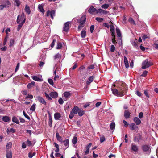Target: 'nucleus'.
<instances>
[{"label": "nucleus", "mask_w": 158, "mask_h": 158, "mask_svg": "<svg viewBox=\"0 0 158 158\" xmlns=\"http://www.w3.org/2000/svg\"><path fill=\"white\" fill-rule=\"evenodd\" d=\"M15 2L17 6H18L20 5V2L19 0H15Z\"/></svg>", "instance_id": "62"}, {"label": "nucleus", "mask_w": 158, "mask_h": 158, "mask_svg": "<svg viewBox=\"0 0 158 158\" xmlns=\"http://www.w3.org/2000/svg\"><path fill=\"white\" fill-rule=\"evenodd\" d=\"M70 24V22H67L64 25L63 31L65 32H67L69 29V25Z\"/></svg>", "instance_id": "6"}, {"label": "nucleus", "mask_w": 158, "mask_h": 158, "mask_svg": "<svg viewBox=\"0 0 158 158\" xmlns=\"http://www.w3.org/2000/svg\"><path fill=\"white\" fill-rule=\"evenodd\" d=\"M80 24L78 26V31H80L81 29V28L84 27V23H79Z\"/></svg>", "instance_id": "46"}, {"label": "nucleus", "mask_w": 158, "mask_h": 158, "mask_svg": "<svg viewBox=\"0 0 158 158\" xmlns=\"http://www.w3.org/2000/svg\"><path fill=\"white\" fill-rule=\"evenodd\" d=\"M63 142L64 143V145L65 146H67L66 148H67L69 146V140L68 139H66L65 140L63 141Z\"/></svg>", "instance_id": "36"}, {"label": "nucleus", "mask_w": 158, "mask_h": 158, "mask_svg": "<svg viewBox=\"0 0 158 158\" xmlns=\"http://www.w3.org/2000/svg\"><path fill=\"white\" fill-rule=\"evenodd\" d=\"M92 145L91 143H89L88 145L86 147V150L84 152V155H87L88 154L89 152V148Z\"/></svg>", "instance_id": "11"}, {"label": "nucleus", "mask_w": 158, "mask_h": 158, "mask_svg": "<svg viewBox=\"0 0 158 158\" xmlns=\"http://www.w3.org/2000/svg\"><path fill=\"white\" fill-rule=\"evenodd\" d=\"M79 110V108L77 106H75L72 109L71 112L73 114H76Z\"/></svg>", "instance_id": "14"}, {"label": "nucleus", "mask_w": 158, "mask_h": 158, "mask_svg": "<svg viewBox=\"0 0 158 158\" xmlns=\"http://www.w3.org/2000/svg\"><path fill=\"white\" fill-rule=\"evenodd\" d=\"M61 57V55L59 53H58L55 55L54 56V59H60Z\"/></svg>", "instance_id": "43"}, {"label": "nucleus", "mask_w": 158, "mask_h": 158, "mask_svg": "<svg viewBox=\"0 0 158 158\" xmlns=\"http://www.w3.org/2000/svg\"><path fill=\"white\" fill-rule=\"evenodd\" d=\"M77 137L76 136H74L72 140V142L74 144H75L77 143Z\"/></svg>", "instance_id": "45"}, {"label": "nucleus", "mask_w": 158, "mask_h": 158, "mask_svg": "<svg viewBox=\"0 0 158 158\" xmlns=\"http://www.w3.org/2000/svg\"><path fill=\"white\" fill-rule=\"evenodd\" d=\"M15 41L13 39H11L10 40L9 46L11 47L13 46Z\"/></svg>", "instance_id": "41"}, {"label": "nucleus", "mask_w": 158, "mask_h": 158, "mask_svg": "<svg viewBox=\"0 0 158 158\" xmlns=\"http://www.w3.org/2000/svg\"><path fill=\"white\" fill-rule=\"evenodd\" d=\"M142 149L145 152H151V149L149 146L147 145H144L142 146Z\"/></svg>", "instance_id": "7"}, {"label": "nucleus", "mask_w": 158, "mask_h": 158, "mask_svg": "<svg viewBox=\"0 0 158 158\" xmlns=\"http://www.w3.org/2000/svg\"><path fill=\"white\" fill-rule=\"evenodd\" d=\"M38 9H39L40 11L43 13H44L45 12V10L43 9V7L41 5H38Z\"/></svg>", "instance_id": "33"}, {"label": "nucleus", "mask_w": 158, "mask_h": 158, "mask_svg": "<svg viewBox=\"0 0 158 158\" xmlns=\"http://www.w3.org/2000/svg\"><path fill=\"white\" fill-rule=\"evenodd\" d=\"M15 132V130L13 128H11L10 130L7 129V132L8 133V132H11L12 133H14Z\"/></svg>", "instance_id": "40"}, {"label": "nucleus", "mask_w": 158, "mask_h": 158, "mask_svg": "<svg viewBox=\"0 0 158 158\" xmlns=\"http://www.w3.org/2000/svg\"><path fill=\"white\" fill-rule=\"evenodd\" d=\"M86 35V29L85 28H83L81 32V36L82 38H85Z\"/></svg>", "instance_id": "12"}, {"label": "nucleus", "mask_w": 158, "mask_h": 158, "mask_svg": "<svg viewBox=\"0 0 158 158\" xmlns=\"http://www.w3.org/2000/svg\"><path fill=\"white\" fill-rule=\"evenodd\" d=\"M62 44L59 42L57 43V46L56 48L57 49H60L62 47Z\"/></svg>", "instance_id": "38"}, {"label": "nucleus", "mask_w": 158, "mask_h": 158, "mask_svg": "<svg viewBox=\"0 0 158 158\" xmlns=\"http://www.w3.org/2000/svg\"><path fill=\"white\" fill-rule=\"evenodd\" d=\"M104 10L101 9H98L97 10L95 8H94L93 6H91L89 9L88 10V11L91 14H93L94 13L96 12L97 13H104Z\"/></svg>", "instance_id": "2"}, {"label": "nucleus", "mask_w": 158, "mask_h": 158, "mask_svg": "<svg viewBox=\"0 0 158 158\" xmlns=\"http://www.w3.org/2000/svg\"><path fill=\"white\" fill-rule=\"evenodd\" d=\"M133 120L137 125H139L141 123V120L138 117H135L133 119Z\"/></svg>", "instance_id": "18"}, {"label": "nucleus", "mask_w": 158, "mask_h": 158, "mask_svg": "<svg viewBox=\"0 0 158 158\" xmlns=\"http://www.w3.org/2000/svg\"><path fill=\"white\" fill-rule=\"evenodd\" d=\"M155 48L156 49H158V40H156L154 43Z\"/></svg>", "instance_id": "56"}, {"label": "nucleus", "mask_w": 158, "mask_h": 158, "mask_svg": "<svg viewBox=\"0 0 158 158\" xmlns=\"http://www.w3.org/2000/svg\"><path fill=\"white\" fill-rule=\"evenodd\" d=\"M32 78L33 80L37 81H42V80L41 78H40L36 76H32Z\"/></svg>", "instance_id": "21"}, {"label": "nucleus", "mask_w": 158, "mask_h": 158, "mask_svg": "<svg viewBox=\"0 0 158 158\" xmlns=\"http://www.w3.org/2000/svg\"><path fill=\"white\" fill-rule=\"evenodd\" d=\"M129 21L130 23L131 24H133L135 25H136V23L134 20L132 18H130L129 19Z\"/></svg>", "instance_id": "37"}, {"label": "nucleus", "mask_w": 158, "mask_h": 158, "mask_svg": "<svg viewBox=\"0 0 158 158\" xmlns=\"http://www.w3.org/2000/svg\"><path fill=\"white\" fill-rule=\"evenodd\" d=\"M85 16H82L80 19H77V22L78 23H85L86 21Z\"/></svg>", "instance_id": "10"}, {"label": "nucleus", "mask_w": 158, "mask_h": 158, "mask_svg": "<svg viewBox=\"0 0 158 158\" xmlns=\"http://www.w3.org/2000/svg\"><path fill=\"white\" fill-rule=\"evenodd\" d=\"M131 113L127 110H126L124 111V117L126 119H127L130 117Z\"/></svg>", "instance_id": "19"}, {"label": "nucleus", "mask_w": 158, "mask_h": 158, "mask_svg": "<svg viewBox=\"0 0 158 158\" xmlns=\"http://www.w3.org/2000/svg\"><path fill=\"white\" fill-rule=\"evenodd\" d=\"M26 144L28 146H31L32 143L31 141L27 139L26 142Z\"/></svg>", "instance_id": "52"}, {"label": "nucleus", "mask_w": 158, "mask_h": 158, "mask_svg": "<svg viewBox=\"0 0 158 158\" xmlns=\"http://www.w3.org/2000/svg\"><path fill=\"white\" fill-rule=\"evenodd\" d=\"M49 95L50 97L52 98H57L58 96V94L56 92H51L50 94Z\"/></svg>", "instance_id": "13"}, {"label": "nucleus", "mask_w": 158, "mask_h": 158, "mask_svg": "<svg viewBox=\"0 0 158 158\" xmlns=\"http://www.w3.org/2000/svg\"><path fill=\"white\" fill-rule=\"evenodd\" d=\"M35 154V152L33 153H32L31 152H29L28 153V157L30 158H32L33 156H34Z\"/></svg>", "instance_id": "55"}, {"label": "nucleus", "mask_w": 158, "mask_h": 158, "mask_svg": "<svg viewBox=\"0 0 158 158\" xmlns=\"http://www.w3.org/2000/svg\"><path fill=\"white\" fill-rule=\"evenodd\" d=\"M61 117L60 114L58 112L55 113L54 114V118L56 120H58Z\"/></svg>", "instance_id": "20"}, {"label": "nucleus", "mask_w": 158, "mask_h": 158, "mask_svg": "<svg viewBox=\"0 0 158 158\" xmlns=\"http://www.w3.org/2000/svg\"><path fill=\"white\" fill-rule=\"evenodd\" d=\"M2 120L5 122H8L10 121V119L9 117L7 116H4L2 118Z\"/></svg>", "instance_id": "32"}, {"label": "nucleus", "mask_w": 158, "mask_h": 158, "mask_svg": "<svg viewBox=\"0 0 158 158\" xmlns=\"http://www.w3.org/2000/svg\"><path fill=\"white\" fill-rule=\"evenodd\" d=\"M153 64L152 62L149 61L148 59H146L142 62V68L143 69H145Z\"/></svg>", "instance_id": "3"}, {"label": "nucleus", "mask_w": 158, "mask_h": 158, "mask_svg": "<svg viewBox=\"0 0 158 158\" xmlns=\"http://www.w3.org/2000/svg\"><path fill=\"white\" fill-rule=\"evenodd\" d=\"M24 23H25V20L22 21L21 23H19V24L18 25V27L17 28V30L18 31H19L20 30V29L22 27L23 25V24Z\"/></svg>", "instance_id": "26"}, {"label": "nucleus", "mask_w": 158, "mask_h": 158, "mask_svg": "<svg viewBox=\"0 0 158 158\" xmlns=\"http://www.w3.org/2000/svg\"><path fill=\"white\" fill-rule=\"evenodd\" d=\"M129 127L132 130H136L138 128V126L136 125L134 123L131 124L129 125Z\"/></svg>", "instance_id": "15"}, {"label": "nucleus", "mask_w": 158, "mask_h": 158, "mask_svg": "<svg viewBox=\"0 0 158 158\" xmlns=\"http://www.w3.org/2000/svg\"><path fill=\"white\" fill-rule=\"evenodd\" d=\"M19 66H20V63H19V62L17 63L16 66V68H15V72H16L18 71V69L19 68Z\"/></svg>", "instance_id": "59"}, {"label": "nucleus", "mask_w": 158, "mask_h": 158, "mask_svg": "<svg viewBox=\"0 0 158 158\" xmlns=\"http://www.w3.org/2000/svg\"><path fill=\"white\" fill-rule=\"evenodd\" d=\"M110 31H114V26L113 25H110Z\"/></svg>", "instance_id": "58"}, {"label": "nucleus", "mask_w": 158, "mask_h": 158, "mask_svg": "<svg viewBox=\"0 0 158 158\" xmlns=\"http://www.w3.org/2000/svg\"><path fill=\"white\" fill-rule=\"evenodd\" d=\"M116 31L118 36L120 37V38L118 39V40L119 41H121V43H122V35L118 27H116Z\"/></svg>", "instance_id": "9"}, {"label": "nucleus", "mask_w": 158, "mask_h": 158, "mask_svg": "<svg viewBox=\"0 0 158 158\" xmlns=\"http://www.w3.org/2000/svg\"><path fill=\"white\" fill-rule=\"evenodd\" d=\"M23 114L24 115V116L25 117L27 118V119L28 120H30V117L25 112L23 111Z\"/></svg>", "instance_id": "53"}, {"label": "nucleus", "mask_w": 158, "mask_h": 158, "mask_svg": "<svg viewBox=\"0 0 158 158\" xmlns=\"http://www.w3.org/2000/svg\"><path fill=\"white\" fill-rule=\"evenodd\" d=\"M48 114H49V120L48 121V125L49 126L51 127L52 126V117L51 115L50 114L49 112L48 111Z\"/></svg>", "instance_id": "17"}, {"label": "nucleus", "mask_w": 158, "mask_h": 158, "mask_svg": "<svg viewBox=\"0 0 158 158\" xmlns=\"http://www.w3.org/2000/svg\"><path fill=\"white\" fill-rule=\"evenodd\" d=\"M26 16L24 15V14L23 13L20 16L19 15L17 17V18L16 20V22L17 23H19L20 21H23L25 20V22L26 21Z\"/></svg>", "instance_id": "4"}, {"label": "nucleus", "mask_w": 158, "mask_h": 158, "mask_svg": "<svg viewBox=\"0 0 158 158\" xmlns=\"http://www.w3.org/2000/svg\"><path fill=\"white\" fill-rule=\"evenodd\" d=\"M6 158H12V152L10 150H6Z\"/></svg>", "instance_id": "23"}, {"label": "nucleus", "mask_w": 158, "mask_h": 158, "mask_svg": "<svg viewBox=\"0 0 158 158\" xmlns=\"http://www.w3.org/2000/svg\"><path fill=\"white\" fill-rule=\"evenodd\" d=\"M94 28V25H92L90 27V31L91 33H92Z\"/></svg>", "instance_id": "61"}, {"label": "nucleus", "mask_w": 158, "mask_h": 158, "mask_svg": "<svg viewBox=\"0 0 158 158\" xmlns=\"http://www.w3.org/2000/svg\"><path fill=\"white\" fill-rule=\"evenodd\" d=\"M124 61L125 67L126 68H128L129 67V63L127 59L125 56L124 57Z\"/></svg>", "instance_id": "22"}, {"label": "nucleus", "mask_w": 158, "mask_h": 158, "mask_svg": "<svg viewBox=\"0 0 158 158\" xmlns=\"http://www.w3.org/2000/svg\"><path fill=\"white\" fill-rule=\"evenodd\" d=\"M12 143L11 142H9L6 145V150H8L9 148H11L12 147Z\"/></svg>", "instance_id": "34"}, {"label": "nucleus", "mask_w": 158, "mask_h": 158, "mask_svg": "<svg viewBox=\"0 0 158 158\" xmlns=\"http://www.w3.org/2000/svg\"><path fill=\"white\" fill-rule=\"evenodd\" d=\"M115 47L113 45H112L110 48V52H114L115 51Z\"/></svg>", "instance_id": "51"}, {"label": "nucleus", "mask_w": 158, "mask_h": 158, "mask_svg": "<svg viewBox=\"0 0 158 158\" xmlns=\"http://www.w3.org/2000/svg\"><path fill=\"white\" fill-rule=\"evenodd\" d=\"M35 83L34 81H32L31 82V83H29L27 85V88L30 89L35 86Z\"/></svg>", "instance_id": "25"}, {"label": "nucleus", "mask_w": 158, "mask_h": 158, "mask_svg": "<svg viewBox=\"0 0 158 158\" xmlns=\"http://www.w3.org/2000/svg\"><path fill=\"white\" fill-rule=\"evenodd\" d=\"M95 20L99 22H102L103 21V19L100 17H96L95 18Z\"/></svg>", "instance_id": "44"}, {"label": "nucleus", "mask_w": 158, "mask_h": 158, "mask_svg": "<svg viewBox=\"0 0 158 158\" xmlns=\"http://www.w3.org/2000/svg\"><path fill=\"white\" fill-rule=\"evenodd\" d=\"M109 6V5L108 4H106L103 5L101 7L102 8L107 9Z\"/></svg>", "instance_id": "50"}, {"label": "nucleus", "mask_w": 158, "mask_h": 158, "mask_svg": "<svg viewBox=\"0 0 158 158\" xmlns=\"http://www.w3.org/2000/svg\"><path fill=\"white\" fill-rule=\"evenodd\" d=\"M55 15V11L54 10L51 11V17L52 19H53V16Z\"/></svg>", "instance_id": "39"}, {"label": "nucleus", "mask_w": 158, "mask_h": 158, "mask_svg": "<svg viewBox=\"0 0 158 158\" xmlns=\"http://www.w3.org/2000/svg\"><path fill=\"white\" fill-rule=\"evenodd\" d=\"M117 87L118 89L111 88L113 93L114 95L119 97L124 96L125 94V91L127 90V88L125 83L122 81L119 82Z\"/></svg>", "instance_id": "1"}, {"label": "nucleus", "mask_w": 158, "mask_h": 158, "mask_svg": "<svg viewBox=\"0 0 158 158\" xmlns=\"http://www.w3.org/2000/svg\"><path fill=\"white\" fill-rule=\"evenodd\" d=\"M100 143H102L105 140V138L104 135L102 136L100 138Z\"/></svg>", "instance_id": "47"}, {"label": "nucleus", "mask_w": 158, "mask_h": 158, "mask_svg": "<svg viewBox=\"0 0 158 158\" xmlns=\"http://www.w3.org/2000/svg\"><path fill=\"white\" fill-rule=\"evenodd\" d=\"M78 113L79 116H81L84 114L85 112L83 110L80 109L79 108V110L78 111Z\"/></svg>", "instance_id": "30"}, {"label": "nucleus", "mask_w": 158, "mask_h": 158, "mask_svg": "<svg viewBox=\"0 0 158 158\" xmlns=\"http://www.w3.org/2000/svg\"><path fill=\"white\" fill-rule=\"evenodd\" d=\"M44 94L46 97L48 99V100H52V98L49 96V95L47 94L46 92L44 93Z\"/></svg>", "instance_id": "42"}, {"label": "nucleus", "mask_w": 158, "mask_h": 158, "mask_svg": "<svg viewBox=\"0 0 158 158\" xmlns=\"http://www.w3.org/2000/svg\"><path fill=\"white\" fill-rule=\"evenodd\" d=\"M37 98L38 101L41 103L45 105H46L47 103L45 100L41 97L40 96H38L37 97Z\"/></svg>", "instance_id": "8"}, {"label": "nucleus", "mask_w": 158, "mask_h": 158, "mask_svg": "<svg viewBox=\"0 0 158 158\" xmlns=\"http://www.w3.org/2000/svg\"><path fill=\"white\" fill-rule=\"evenodd\" d=\"M64 101L61 98H60L58 100V102L60 104H62L64 103Z\"/></svg>", "instance_id": "63"}, {"label": "nucleus", "mask_w": 158, "mask_h": 158, "mask_svg": "<svg viewBox=\"0 0 158 158\" xmlns=\"http://www.w3.org/2000/svg\"><path fill=\"white\" fill-rule=\"evenodd\" d=\"M4 6H6L5 8L8 7L11 5V3L8 1H6L3 4Z\"/></svg>", "instance_id": "28"}, {"label": "nucleus", "mask_w": 158, "mask_h": 158, "mask_svg": "<svg viewBox=\"0 0 158 158\" xmlns=\"http://www.w3.org/2000/svg\"><path fill=\"white\" fill-rule=\"evenodd\" d=\"M25 12L28 14H30L31 13L30 8L27 5H26L25 6Z\"/></svg>", "instance_id": "27"}, {"label": "nucleus", "mask_w": 158, "mask_h": 158, "mask_svg": "<svg viewBox=\"0 0 158 158\" xmlns=\"http://www.w3.org/2000/svg\"><path fill=\"white\" fill-rule=\"evenodd\" d=\"M56 138L60 142H63L62 138L61 136H60L58 132L56 133Z\"/></svg>", "instance_id": "24"}, {"label": "nucleus", "mask_w": 158, "mask_h": 158, "mask_svg": "<svg viewBox=\"0 0 158 158\" xmlns=\"http://www.w3.org/2000/svg\"><path fill=\"white\" fill-rule=\"evenodd\" d=\"M94 76H91L89 77L88 80L86 81L87 85H88L92 82L94 80Z\"/></svg>", "instance_id": "16"}, {"label": "nucleus", "mask_w": 158, "mask_h": 158, "mask_svg": "<svg viewBox=\"0 0 158 158\" xmlns=\"http://www.w3.org/2000/svg\"><path fill=\"white\" fill-rule=\"evenodd\" d=\"M12 121L13 122L17 124H19V122L18 119L15 116H14L12 118Z\"/></svg>", "instance_id": "31"}, {"label": "nucleus", "mask_w": 158, "mask_h": 158, "mask_svg": "<svg viewBox=\"0 0 158 158\" xmlns=\"http://www.w3.org/2000/svg\"><path fill=\"white\" fill-rule=\"evenodd\" d=\"M115 39V37H113L112 39V42L115 45L117 43Z\"/></svg>", "instance_id": "60"}, {"label": "nucleus", "mask_w": 158, "mask_h": 158, "mask_svg": "<svg viewBox=\"0 0 158 158\" xmlns=\"http://www.w3.org/2000/svg\"><path fill=\"white\" fill-rule=\"evenodd\" d=\"M131 150L132 152H137L139 150L138 147L135 143H132L131 146Z\"/></svg>", "instance_id": "5"}, {"label": "nucleus", "mask_w": 158, "mask_h": 158, "mask_svg": "<svg viewBox=\"0 0 158 158\" xmlns=\"http://www.w3.org/2000/svg\"><path fill=\"white\" fill-rule=\"evenodd\" d=\"M8 37V36H6L5 37V38L4 39V42H3V45H5L6 44V42L7 41V40Z\"/></svg>", "instance_id": "64"}, {"label": "nucleus", "mask_w": 158, "mask_h": 158, "mask_svg": "<svg viewBox=\"0 0 158 158\" xmlns=\"http://www.w3.org/2000/svg\"><path fill=\"white\" fill-rule=\"evenodd\" d=\"M115 126V124L114 122H112L110 125V129L111 130H114Z\"/></svg>", "instance_id": "29"}, {"label": "nucleus", "mask_w": 158, "mask_h": 158, "mask_svg": "<svg viewBox=\"0 0 158 158\" xmlns=\"http://www.w3.org/2000/svg\"><path fill=\"white\" fill-rule=\"evenodd\" d=\"M148 73V72L146 70L144 71L143 74L141 75L140 76L145 77L147 76Z\"/></svg>", "instance_id": "48"}, {"label": "nucleus", "mask_w": 158, "mask_h": 158, "mask_svg": "<svg viewBox=\"0 0 158 158\" xmlns=\"http://www.w3.org/2000/svg\"><path fill=\"white\" fill-rule=\"evenodd\" d=\"M48 82L51 85H53V82L52 79H49L48 80Z\"/></svg>", "instance_id": "57"}, {"label": "nucleus", "mask_w": 158, "mask_h": 158, "mask_svg": "<svg viewBox=\"0 0 158 158\" xmlns=\"http://www.w3.org/2000/svg\"><path fill=\"white\" fill-rule=\"evenodd\" d=\"M35 104H33L30 108V110L31 111H34L35 110Z\"/></svg>", "instance_id": "54"}, {"label": "nucleus", "mask_w": 158, "mask_h": 158, "mask_svg": "<svg viewBox=\"0 0 158 158\" xmlns=\"http://www.w3.org/2000/svg\"><path fill=\"white\" fill-rule=\"evenodd\" d=\"M56 42V40L55 39H53L52 42V43H51V44L50 45V46L52 48H53L55 45V43Z\"/></svg>", "instance_id": "49"}, {"label": "nucleus", "mask_w": 158, "mask_h": 158, "mask_svg": "<svg viewBox=\"0 0 158 158\" xmlns=\"http://www.w3.org/2000/svg\"><path fill=\"white\" fill-rule=\"evenodd\" d=\"M64 95L66 98H69L71 95V94L69 92H65L64 93Z\"/></svg>", "instance_id": "35"}]
</instances>
